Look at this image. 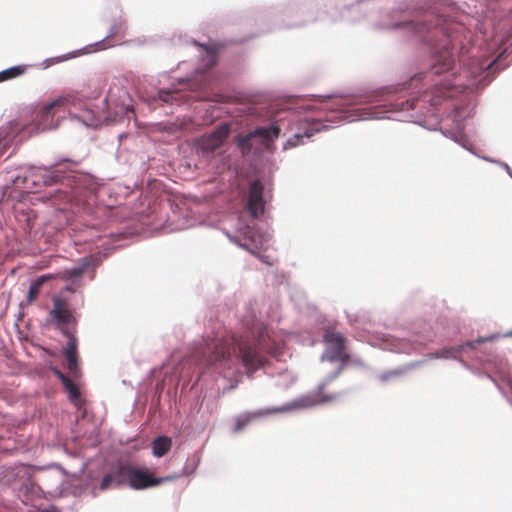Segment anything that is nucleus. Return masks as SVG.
<instances>
[{"label":"nucleus","instance_id":"nucleus-7","mask_svg":"<svg viewBox=\"0 0 512 512\" xmlns=\"http://www.w3.org/2000/svg\"><path fill=\"white\" fill-rule=\"evenodd\" d=\"M296 407L294 404H286L280 407H273V408H266V409H260L254 412H247L245 414H242L238 416L235 419V426L233 428V431L235 433H238L242 431L246 426H248L253 420L256 418H260L263 416H267L270 414H278V413H285L293 410Z\"/></svg>","mask_w":512,"mask_h":512},{"label":"nucleus","instance_id":"nucleus-9","mask_svg":"<svg viewBox=\"0 0 512 512\" xmlns=\"http://www.w3.org/2000/svg\"><path fill=\"white\" fill-rule=\"evenodd\" d=\"M264 186L260 180H254L249 187L247 210L253 218L263 215L265 201L263 199Z\"/></svg>","mask_w":512,"mask_h":512},{"label":"nucleus","instance_id":"nucleus-3","mask_svg":"<svg viewBox=\"0 0 512 512\" xmlns=\"http://www.w3.org/2000/svg\"><path fill=\"white\" fill-rule=\"evenodd\" d=\"M345 341L341 333L327 330L324 335V342L327 345L324 357L331 362L341 361L346 363L349 355L345 352Z\"/></svg>","mask_w":512,"mask_h":512},{"label":"nucleus","instance_id":"nucleus-18","mask_svg":"<svg viewBox=\"0 0 512 512\" xmlns=\"http://www.w3.org/2000/svg\"><path fill=\"white\" fill-rule=\"evenodd\" d=\"M183 122H179V121H175V122H170V123H164V124H159L158 125V130L159 131H166L170 134H173V133H176L180 130L183 129Z\"/></svg>","mask_w":512,"mask_h":512},{"label":"nucleus","instance_id":"nucleus-27","mask_svg":"<svg viewBox=\"0 0 512 512\" xmlns=\"http://www.w3.org/2000/svg\"><path fill=\"white\" fill-rule=\"evenodd\" d=\"M302 137H303V135H300V134H296V135H295V138H296L297 140H299V139H300V138H302Z\"/></svg>","mask_w":512,"mask_h":512},{"label":"nucleus","instance_id":"nucleus-5","mask_svg":"<svg viewBox=\"0 0 512 512\" xmlns=\"http://www.w3.org/2000/svg\"><path fill=\"white\" fill-rule=\"evenodd\" d=\"M230 133L227 125H221L213 130L210 134L200 136L195 140V146L203 153H213L221 147Z\"/></svg>","mask_w":512,"mask_h":512},{"label":"nucleus","instance_id":"nucleus-1","mask_svg":"<svg viewBox=\"0 0 512 512\" xmlns=\"http://www.w3.org/2000/svg\"><path fill=\"white\" fill-rule=\"evenodd\" d=\"M231 346L249 377L265 365L266 355L271 352L270 337L266 330H261L257 337L234 334L225 337H207L194 348L192 357L203 365L210 366L218 363L224 369L230 368L228 362L231 358Z\"/></svg>","mask_w":512,"mask_h":512},{"label":"nucleus","instance_id":"nucleus-19","mask_svg":"<svg viewBox=\"0 0 512 512\" xmlns=\"http://www.w3.org/2000/svg\"><path fill=\"white\" fill-rule=\"evenodd\" d=\"M254 137L251 132L239 139L238 146L243 154H248L253 147Z\"/></svg>","mask_w":512,"mask_h":512},{"label":"nucleus","instance_id":"nucleus-13","mask_svg":"<svg viewBox=\"0 0 512 512\" xmlns=\"http://www.w3.org/2000/svg\"><path fill=\"white\" fill-rule=\"evenodd\" d=\"M280 134V128L277 125H271L270 127H258L251 131V136L254 140L259 139L262 146L268 148L271 143L278 138Z\"/></svg>","mask_w":512,"mask_h":512},{"label":"nucleus","instance_id":"nucleus-15","mask_svg":"<svg viewBox=\"0 0 512 512\" xmlns=\"http://www.w3.org/2000/svg\"><path fill=\"white\" fill-rule=\"evenodd\" d=\"M172 447V439L167 436H159L152 442V453L155 457H163Z\"/></svg>","mask_w":512,"mask_h":512},{"label":"nucleus","instance_id":"nucleus-2","mask_svg":"<svg viewBox=\"0 0 512 512\" xmlns=\"http://www.w3.org/2000/svg\"><path fill=\"white\" fill-rule=\"evenodd\" d=\"M70 175H64L59 169L31 168L24 176H17L13 184L23 189H36L41 186L60 185L50 194L49 200L53 204L71 202L77 196V191L72 187Z\"/></svg>","mask_w":512,"mask_h":512},{"label":"nucleus","instance_id":"nucleus-17","mask_svg":"<svg viewBox=\"0 0 512 512\" xmlns=\"http://www.w3.org/2000/svg\"><path fill=\"white\" fill-rule=\"evenodd\" d=\"M26 72L25 65H17L0 72V82L17 78Z\"/></svg>","mask_w":512,"mask_h":512},{"label":"nucleus","instance_id":"nucleus-11","mask_svg":"<svg viewBox=\"0 0 512 512\" xmlns=\"http://www.w3.org/2000/svg\"><path fill=\"white\" fill-rule=\"evenodd\" d=\"M50 316L58 322L61 332L63 327H66L68 330H70L68 328L70 323L76 325V318L74 317L72 311L68 308L66 300L59 296L53 297V308L50 311Z\"/></svg>","mask_w":512,"mask_h":512},{"label":"nucleus","instance_id":"nucleus-20","mask_svg":"<svg viewBox=\"0 0 512 512\" xmlns=\"http://www.w3.org/2000/svg\"><path fill=\"white\" fill-rule=\"evenodd\" d=\"M62 384L68 391L71 398L77 399L80 396V391L77 385L70 378H65V380L62 381Z\"/></svg>","mask_w":512,"mask_h":512},{"label":"nucleus","instance_id":"nucleus-24","mask_svg":"<svg viewBox=\"0 0 512 512\" xmlns=\"http://www.w3.org/2000/svg\"><path fill=\"white\" fill-rule=\"evenodd\" d=\"M54 374L60 379V381H64L65 378H68L65 374H63L60 370L54 369Z\"/></svg>","mask_w":512,"mask_h":512},{"label":"nucleus","instance_id":"nucleus-8","mask_svg":"<svg viewBox=\"0 0 512 512\" xmlns=\"http://www.w3.org/2000/svg\"><path fill=\"white\" fill-rule=\"evenodd\" d=\"M130 464H119L115 466L109 473H107L101 483L100 490L105 491L109 489L111 486H121V485H129L130 482V474H131Z\"/></svg>","mask_w":512,"mask_h":512},{"label":"nucleus","instance_id":"nucleus-30","mask_svg":"<svg viewBox=\"0 0 512 512\" xmlns=\"http://www.w3.org/2000/svg\"><path fill=\"white\" fill-rule=\"evenodd\" d=\"M41 512H52V511H49V510H44V511H41Z\"/></svg>","mask_w":512,"mask_h":512},{"label":"nucleus","instance_id":"nucleus-12","mask_svg":"<svg viewBox=\"0 0 512 512\" xmlns=\"http://www.w3.org/2000/svg\"><path fill=\"white\" fill-rule=\"evenodd\" d=\"M326 385H327V381L323 382L319 386L317 391L302 397L300 400L301 405L304 407H311V406L334 401L339 395L338 394H331V395L324 394V389H325Z\"/></svg>","mask_w":512,"mask_h":512},{"label":"nucleus","instance_id":"nucleus-29","mask_svg":"<svg viewBox=\"0 0 512 512\" xmlns=\"http://www.w3.org/2000/svg\"><path fill=\"white\" fill-rule=\"evenodd\" d=\"M447 353H448V351H444V352L441 354V356L446 357V356H447Z\"/></svg>","mask_w":512,"mask_h":512},{"label":"nucleus","instance_id":"nucleus-4","mask_svg":"<svg viewBox=\"0 0 512 512\" xmlns=\"http://www.w3.org/2000/svg\"><path fill=\"white\" fill-rule=\"evenodd\" d=\"M174 479L175 476L154 477L148 469L132 466L129 486L135 490H143L158 486L164 482L173 481Z\"/></svg>","mask_w":512,"mask_h":512},{"label":"nucleus","instance_id":"nucleus-25","mask_svg":"<svg viewBox=\"0 0 512 512\" xmlns=\"http://www.w3.org/2000/svg\"><path fill=\"white\" fill-rule=\"evenodd\" d=\"M314 132L315 131H312V130H306L304 136L309 138V137L313 136Z\"/></svg>","mask_w":512,"mask_h":512},{"label":"nucleus","instance_id":"nucleus-16","mask_svg":"<svg viewBox=\"0 0 512 512\" xmlns=\"http://www.w3.org/2000/svg\"><path fill=\"white\" fill-rule=\"evenodd\" d=\"M90 265L89 260L84 259L80 266L74 267L71 269H66L60 273H58L55 277L64 279V280H74L79 279L85 273Z\"/></svg>","mask_w":512,"mask_h":512},{"label":"nucleus","instance_id":"nucleus-21","mask_svg":"<svg viewBox=\"0 0 512 512\" xmlns=\"http://www.w3.org/2000/svg\"><path fill=\"white\" fill-rule=\"evenodd\" d=\"M453 61L450 57H445L443 65L441 67H435V73H442L444 71H448L452 68Z\"/></svg>","mask_w":512,"mask_h":512},{"label":"nucleus","instance_id":"nucleus-22","mask_svg":"<svg viewBox=\"0 0 512 512\" xmlns=\"http://www.w3.org/2000/svg\"><path fill=\"white\" fill-rule=\"evenodd\" d=\"M176 95L177 93L170 91L160 92V98L165 102L170 101V99H174Z\"/></svg>","mask_w":512,"mask_h":512},{"label":"nucleus","instance_id":"nucleus-6","mask_svg":"<svg viewBox=\"0 0 512 512\" xmlns=\"http://www.w3.org/2000/svg\"><path fill=\"white\" fill-rule=\"evenodd\" d=\"M77 103H80V100L75 95L69 94L66 96L59 97L50 102L49 104H47L41 112V129L47 130L54 128L52 122L54 112L56 109L68 107L71 105L75 106Z\"/></svg>","mask_w":512,"mask_h":512},{"label":"nucleus","instance_id":"nucleus-10","mask_svg":"<svg viewBox=\"0 0 512 512\" xmlns=\"http://www.w3.org/2000/svg\"><path fill=\"white\" fill-rule=\"evenodd\" d=\"M62 334H64L68 339L67 346L63 350V354L67 361V368L74 377H78L80 370L78 366L77 338L74 332L68 330L66 327L62 328Z\"/></svg>","mask_w":512,"mask_h":512},{"label":"nucleus","instance_id":"nucleus-23","mask_svg":"<svg viewBox=\"0 0 512 512\" xmlns=\"http://www.w3.org/2000/svg\"><path fill=\"white\" fill-rule=\"evenodd\" d=\"M396 375H398V372L391 371V372H388L386 374L381 375V380L382 381H387L390 377L396 376Z\"/></svg>","mask_w":512,"mask_h":512},{"label":"nucleus","instance_id":"nucleus-26","mask_svg":"<svg viewBox=\"0 0 512 512\" xmlns=\"http://www.w3.org/2000/svg\"><path fill=\"white\" fill-rule=\"evenodd\" d=\"M341 370H342V367L339 368V370L329 379V381H331L334 378H336L340 374Z\"/></svg>","mask_w":512,"mask_h":512},{"label":"nucleus","instance_id":"nucleus-28","mask_svg":"<svg viewBox=\"0 0 512 512\" xmlns=\"http://www.w3.org/2000/svg\"><path fill=\"white\" fill-rule=\"evenodd\" d=\"M66 290L71 292L74 291V289L71 286L66 287Z\"/></svg>","mask_w":512,"mask_h":512},{"label":"nucleus","instance_id":"nucleus-14","mask_svg":"<svg viewBox=\"0 0 512 512\" xmlns=\"http://www.w3.org/2000/svg\"><path fill=\"white\" fill-rule=\"evenodd\" d=\"M53 278L54 275L46 274L41 275L34 282H32L29 287L28 295L26 298V305H31L37 299L43 284Z\"/></svg>","mask_w":512,"mask_h":512}]
</instances>
